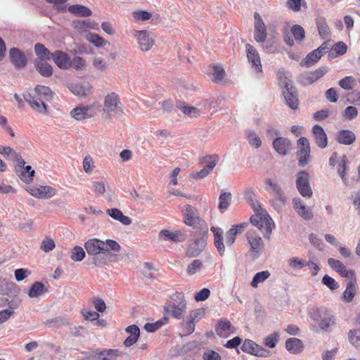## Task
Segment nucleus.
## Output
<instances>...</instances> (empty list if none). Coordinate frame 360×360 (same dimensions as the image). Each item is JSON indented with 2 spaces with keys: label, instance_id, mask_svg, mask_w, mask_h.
<instances>
[{
  "label": "nucleus",
  "instance_id": "f257e3e1",
  "mask_svg": "<svg viewBox=\"0 0 360 360\" xmlns=\"http://www.w3.org/2000/svg\"><path fill=\"white\" fill-rule=\"evenodd\" d=\"M87 254L92 257V262L95 266L103 264L110 256V251L118 252L120 245L114 240L107 239L101 240L98 238L89 239L84 243Z\"/></svg>",
  "mask_w": 360,
  "mask_h": 360
},
{
  "label": "nucleus",
  "instance_id": "f03ea898",
  "mask_svg": "<svg viewBox=\"0 0 360 360\" xmlns=\"http://www.w3.org/2000/svg\"><path fill=\"white\" fill-rule=\"evenodd\" d=\"M34 94L26 92L23 94L24 99L29 103L30 106L34 111L41 113H47L46 101L53 99V92L46 86L37 85L34 89Z\"/></svg>",
  "mask_w": 360,
  "mask_h": 360
},
{
  "label": "nucleus",
  "instance_id": "7ed1b4c3",
  "mask_svg": "<svg viewBox=\"0 0 360 360\" xmlns=\"http://www.w3.org/2000/svg\"><path fill=\"white\" fill-rule=\"evenodd\" d=\"M186 311V301L181 292H175L169 303L164 307V312L177 319H182Z\"/></svg>",
  "mask_w": 360,
  "mask_h": 360
},
{
  "label": "nucleus",
  "instance_id": "20e7f679",
  "mask_svg": "<svg viewBox=\"0 0 360 360\" xmlns=\"http://www.w3.org/2000/svg\"><path fill=\"white\" fill-rule=\"evenodd\" d=\"M250 222L264 233V238H269L274 223L268 213L263 209L250 217Z\"/></svg>",
  "mask_w": 360,
  "mask_h": 360
},
{
  "label": "nucleus",
  "instance_id": "39448f33",
  "mask_svg": "<svg viewBox=\"0 0 360 360\" xmlns=\"http://www.w3.org/2000/svg\"><path fill=\"white\" fill-rule=\"evenodd\" d=\"M103 111L105 113H114L119 116L123 114L122 105L116 93H109L105 96Z\"/></svg>",
  "mask_w": 360,
  "mask_h": 360
},
{
  "label": "nucleus",
  "instance_id": "423d86ee",
  "mask_svg": "<svg viewBox=\"0 0 360 360\" xmlns=\"http://www.w3.org/2000/svg\"><path fill=\"white\" fill-rule=\"evenodd\" d=\"M281 83L284 87L283 95L286 104L292 110L297 109L299 103L297 91L292 86L291 80L285 77L283 80L281 81Z\"/></svg>",
  "mask_w": 360,
  "mask_h": 360
},
{
  "label": "nucleus",
  "instance_id": "0eeeda50",
  "mask_svg": "<svg viewBox=\"0 0 360 360\" xmlns=\"http://www.w3.org/2000/svg\"><path fill=\"white\" fill-rule=\"evenodd\" d=\"M309 179V176L306 171L303 170L297 173L296 188L300 194L304 198H310L313 194Z\"/></svg>",
  "mask_w": 360,
  "mask_h": 360
},
{
  "label": "nucleus",
  "instance_id": "6e6552de",
  "mask_svg": "<svg viewBox=\"0 0 360 360\" xmlns=\"http://www.w3.org/2000/svg\"><path fill=\"white\" fill-rule=\"evenodd\" d=\"M247 240L250 245V255L252 259H257L261 255L264 248V242L262 238L257 235L247 233Z\"/></svg>",
  "mask_w": 360,
  "mask_h": 360
},
{
  "label": "nucleus",
  "instance_id": "1a4fd4ad",
  "mask_svg": "<svg viewBox=\"0 0 360 360\" xmlns=\"http://www.w3.org/2000/svg\"><path fill=\"white\" fill-rule=\"evenodd\" d=\"M134 36L137 39L139 49L143 51H149L154 44L153 34L147 30H134Z\"/></svg>",
  "mask_w": 360,
  "mask_h": 360
},
{
  "label": "nucleus",
  "instance_id": "9d476101",
  "mask_svg": "<svg viewBox=\"0 0 360 360\" xmlns=\"http://www.w3.org/2000/svg\"><path fill=\"white\" fill-rule=\"evenodd\" d=\"M328 72L326 66L319 68L313 72H307L300 75L298 82L304 86L309 85L321 78Z\"/></svg>",
  "mask_w": 360,
  "mask_h": 360
},
{
  "label": "nucleus",
  "instance_id": "9b49d317",
  "mask_svg": "<svg viewBox=\"0 0 360 360\" xmlns=\"http://www.w3.org/2000/svg\"><path fill=\"white\" fill-rule=\"evenodd\" d=\"M299 165L305 167L309 163L310 156L309 141L305 137H301L297 141Z\"/></svg>",
  "mask_w": 360,
  "mask_h": 360
},
{
  "label": "nucleus",
  "instance_id": "f8f14e48",
  "mask_svg": "<svg viewBox=\"0 0 360 360\" xmlns=\"http://www.w3.org/2000/svg\"><path fill=\"white\" fill-rule=\"evenodd\" d=\"M241 349L244 352H247L257 356L266 357L270 354V352L268 349L263 348L252 340L248 339L244 341L241 347Z\"/></svg>",
  "mask_w": 360,
  "mask_h": 360
},
{
  "label": "nucleus",
  "instance_id": "ddd939ff",
  "mask_svg": "<svg viewBox=\"0 0 360 360\" xmlns=\"http://www.w3.org/2000/svg\"><path fill=\"white\" fill-rule=\"evenodd\" d=\"M187 238L185 232L181 231H170L168 229H162L158 233V239L162 241H170L177 243L184 241Z\"/></svg>",
  "mask_w": 360,
  "mask_h": 360
},
{
  "label": "nucleus",
  "instance_id": "4468645a",
  "mask_svg": "<svg viewBox=\"0 0 360 360\" xmlns=\"http://www.w3.org/2000/svg\"><path fill=\"white\" fill-rule=\"evenodd\" d=\"M27 191L32 196L40 199H49L56 194V189L49 186L29 187Z\"/></svg>",
  "mask_w": 360,
  "mask_h": 360
},
{
  "label": "nucleus",
  "instance_id": "2eb2a0df",
  "mask_svg": "<svg viewBox=\"0 0 360 360\" xmlns=\"http://www.w3.org/2000/svg\"><path fill=\"white\" fill-rule=\"evenodd\" d=\"M9 59L11 63L17 69L24 68L27 65V60L25 53L17 48L9 50Z\"/></svg>",
  "mask_w": 360,
  "mask_h": 360
},
{
  "label": "nucleus",
  "instance_id": "dca6fc26",
  "mask_svg": "<svg viewBox=\"0 0 360 360\" xmlns=\"http://www.w3.org/2000/svg\"><path fill=\"white\" fill-rule=\"evenodd\" d=\"M292 205L298 215L303 219L309 221L313 219L314 214L312 210L307 207L300 198H294L292 199Z\"/></svg>",
  "mask_w": 360,
  "mask_h": 360
},
{
  "label": "nucleus",
  "instance_id": "f3484780",
  "mask_svg": "<svg viewBox=\"0 0 360 360\" xmlns=\"http://www.w3.org/2000/svg\"><path fill=\"white\" fill-rule=\"evenodd\" d=\"M96 111L93 106H77L70 112V115L78 121L91 118L94 117Z\"/></svg>",
  "mask_w": 360,
  "mask_h": 360
},
{
  "label": "nucleus",
  "instance_id": "a211bd4d",
  "mask_svg": "<svg viewBox=\"0 0 360 360\" xmlns=\"http://www.w3.org/2000/svg\"><path fill=\"white\" fill-rule=\"evenodd\" d=\"M206 244L207 241L205 236L195 239L193 243L189 245L186 250V255L189 257H198L202 252Z\"/></svg>",
  "mask_w": 360,
  "mask_h": 360
},
{
  "label": "nucleus",
  "instance_id": "6ab92c4d",
  "mask_svg": "<svg viewBox=\"0 0 360 360\" xmlns=\"http://www.w3.org/2000/svg\"><path fill=\"white\" fill-rule=\"evenodd\" d=\"M184 223L191 227L195 228L200 225V219L197 215L196 210L190 205H186L184 210Z\"/></svg>",
  "mask_w": 360,
  "mask_h": 360
},
{
  "label": "nucleus",
  "instance_id": "aec40b11",
  "mask_svg": "<svg viewBox=\"0 0 360 360\" xmlns=\"http://www.w3.org/2000/svg\"><path fill=\"white\" fill-rule=\"evenodd\" d=\"M210 231L214 234V244L220 255V256L225 255V245L224 243V231L222 229L215 226H212Z\"/></svg>",
  "mask_w": 360,
  "mask_h": 360
},
{
  "label": "nucleus",
  "instance_id": "412c9836",
  "mask_svg": "<svg viewBox=\"0 0 360 360\" xmlns=\"http://www.w3.org/2000/svg\"><path fill=\"white\" fill-rule=\"evenodd\" d=\"M51 58L60 69L67 70L70 68V58L66 53L62 51H56L52 53Z\"/></svg>",
  "mask_w": 360,
  "mask_h": 360
},
{
  "label": "nucleus",
  "instance_id": "4be33fe9",
  "mask_svg": "<svg viewBox=\"0 0 360 360\" xmlns=\"http://www.w3.org/2000/svg\"><path fill=\"white\" fill-rule=\"evenodd\" d=\"M312 133L317 146L320 148H325L328 145V138L323 128L316 124L312 127Z\"/></svg>",
  "mask_w": 360,
  "mask_h": 360
},
{
  "label": "nucleus",
  "instance_id": "5701e85b",
  "mask_svg": "<svg viewBox=\"0 0 360 360\" xmlns=\"http://www.w3.org/2000/svg\"><path fill=\"white\" fill-rule=\"evenodd\" d=\"M245 48L249 62L255 68L256 71L262 72V64L257 51L249 44L245 45Z\"/></svg>",
  "mask_w": 360,
  "mask_h": 360
},
{
  "label": "nucleus",
  "instance_id": "b1692460",
  "mask_svg": "<svg viewBox=\"0 0 360 360\" xmlns=\"http://www.w3.org/2000/svg\"><path fill=\"white\" fill-rule=\"evenodd\" d=\"M265 189L274 197L285 196L281 185L275 180L267 178L264 181Z\"/></svg>",
  "mask_w": 360,
  "mask_h": 360
},
{
  "label": "nucleus",
  "instance_id": "393cba45",
  "mask_svg": "<svg viewBox=\"0 0 360 360\" xmlns=\"http://www.w3.org/2000/svg\"><path fill=\"white\" fill-rule=\"evenodd\" d=\"M336 141L342 145H351L356 141L354 132L348 129H342L337 134Z\"/></svg>",
  "mask_w": 360,
  "mask_h": 360
},
{
  "label": "nucleus",
  "instance_id": "a878e982",
  "mask_svg": "<svg viewBox=\"0 0 360 360\" xmlns=\"http://www.w3.org/2000/svg\"><path fill=\"white\" fill-rule=\"evenodd\" d=\"M290 141L283 137H278L273 141V148L281 155H285L290 149Z\"/></svg>",
  "mask_w": 360,
  "mask_h": 360
},
{
  "label": "nucleus",
  "instance_id": "bb28decb",
  "mask_svg": "<svg viewBox=\"0 0 360 360\" xmlns=\"http://www.w3.org/2000/svg\"><path fill=\"white\" fill-rule=\"evenodd\" d=\"M34 66L37 71L43 77H50L53 74V68L51 65L44 59H37L34 62Z\"/></svg>",
  "mask_w": 360,
  "mask_h": 360
},
{
  "label": "nucleus",
  "instance_id": "cd10ccee",
  "mask_svg": "<svg viewBox=\"0 0 360 360\" xmlns=\"http://www.w3.org/2000/svg\"><path fill=\"white\" fill-rule=\"evenodd\" d=\"M69 90L75 96L79 97L86 96L90 91L91 86L89 84H70L68 85Z\"/></svg>",
  "mask_w": 360,
  "mask_h": 360
},
{
  "label": "nucleus",
  "instance_id": "c85d7f7f",
  "mask_svg": "<svg viewBox=\"0 0 360 360\" xmlns=\"http://www.w3.org/2000/svg\"><path fill=\"white\" fill-rule=\"evenodd\" d=\"M106 213L113 219L120 221L123 225H129L131 223V219L123 214V213L117 208H111L106 210Z\"/></svg>",
  "mask_w": 360,
  "mask_h": 360
},
{
  "label": "nucleus",
  "instance_id": "c756f323",
  "mask_svg": "<svg viewBox=\"0 0 360 360\" xmlns=\"http://www.w3.org/2000/svg\"><path fill=\"white\" fill-rule=\"evenodd\" d=\"M15 170L18 173L19 178L22 181L27 184L32 181L35 171L32 169L31 166L27 165L20 169H18L17 167H15Z\"/></svg>",
  "mask_w": 360,
  "mask_h": 360
},
{
  "label": "nucleus",
  "instance_id": "7c9ffc66",
  "mask_svg": "<svg viewBox=\"0 0 360 360\" xmlns=\"http://www.w3.org/2000/svg\"><path fill=\"white\" fill-rule=\"evenodd\" d=\"M254 37L256 41L263 43L266 38V28L263 21L255 22Z\"/></svg>",
  "mask_w": 360,
  "mask_h": 360
},
{
  "label": "nucleus",
  "instance_id": "2f4dec72",
  "mask_svg": "<svg viewBox=\"0 0 360 360\" xmlns=\"http://www.w3.org/2000/svg\"><path fill=\"white\" fill-rule=\"evenodd\" d=\"M285 348L292 354H299L302 351V342L297 338H291L285 341Z\"/></svg>",
  "mask_w": 360,
  "mask_h": 360
},
{
  "label": "nucleus",
  "instance_id": "473e14b6",
  "mask_svg": "<svg viewBox=\"0 0 360 360\" xmlns=\"http://www.w3.org/2000/svg\"><path fill=\"white\" fill-rule=\"evenodd\" d=\"M176 108H179L184 115L190 117H196L200 115V110L193 106L186 105L184 102H178Z\"/></svg>",
  "mask_w": 360,
  "mask_h": 360
},
{
  "label": "nucleus",
  "instance_id": "72a5a7b5",
  "mask_svg": "<svg viewBox=\"0 0 360 360\" xmlns=\"http://www.w3.org/2000/svg\"><path fill=\"white\" fill-rule=\"evenodd\" d=\"M316 25L319 33L323 39L327 38L330 36V32L325 18L319 16L316 18Z\"/></svg>",
  "mask_w": 360,
  "mask_h": 360
},
{
  "label": "nucleus",
  "instance_id": "f704fd0d",
  "mask_svg": "<svg viewBox=\"0 0 360 360\" xmlns=\"http://www.w3.org/2000/svg\"><path fill=\"white\" fill-rule=\"evenodd\" d=\"M68 11L72 14L82 17H88L92 13L89 8L79 4L70 6L68 8Z\"/></svg>",
  "mask_w": 360,
  "mask_h": 360
},
{
  "label": "nucleus",
  "instance_id": "c9c22d12",
  "mask_svg": "<svg viewBox=\"0 0 360 360\" xmlns=\"http://www.w3.org/2000/svg\"><path fill=\"white\" fill-rule=\"evenodd\" d=\"M321 56L322 55L317 49L314 50L313 51L308 53L306 58L302 60L301 65L309 67L316 63L321 58Z\"/></svg>",
  "mask_w": 360,
  "mask_h": 360
},
{
  "label": "nucleus",
  "instance_id": "e433bc0d",
  "mask_svg": "<svg viewBox=\"0 0 360 360\" xmlns=\"http://www.w3.org/2000/svg\"><path fill=\"white\" fill-rule=\"evenodd\" d=\"M219 158L217 155H207L202 158L200 163L204 165L210 172L215 167L218 163Z\"/></svg>",
  "mask_w": 360,
  "mask_h": 360
},
{
  "label": "nucleus",
  "instance_id": "4c0bfd02",
  "mask_svg": "<svg viewBox=\"0 0 360 360\" xmlns=\"http://www.w3.org/2000/svg\"><path fill=\"white\" fill-rule=\"evenodd\" d=\"M356 291L355 282L349 281L347 284L346 289L343 292L342 297L344 301L347 303L351 302L356 294Z\"/></svg>",
  "mask_w": 360,
  "mask_h": 360
},
{
  "label": "nucleus",
  "instance_id": "58836bf2",
  "mask_svg": "<svg viewBox=\"0 0 360 360\" xmlns=\"http://www.w3.org/2000/svg\"><path fill=\"white\" fill-rule=\"evenodd\" d=\"M348 160L346 155H343L338 164V173L340 176L342 181L347 184V178L346 176L347 171L348 169L347 166Z\"/></svg>",
  "mask_w": 360,
  "mask_h": 360
},
{
  "label": "nucleus",
  "instance_id": "ea45409f",
  "mask_svg": "<svg viewBox=\"0 0 360 360\" xmlns=\"http://www.w3.org/2000/svg\"><path fill=\"white\" fill-rule=\"evenodd\" d=\"M47 289L44 285L40 282H35L31 286L28 295L30 297H38L44 292H46Z\"/></svg>",
  "mask_w": 360,
  "mask_h": 360
},
{
  "label": "nucleus",
  "instance_id": "a19ab883",
  "mask_svg": "<svg viewBox=\"0 0 360 360\" xmlns=\"http://www.w3.org/2000/svg\"><path fill=\"white\" fill-rule=\"evenodd\" d=\"M34 51L38 56V59L43 58L49 60L51 58L52 54V53H51L49 50L41 43H37L35 44Z\"/></svg>",
  "mask_w": 360,
  "mask_h": 360
},
{
  "label": "nucleus",
  "instance_id": "79ce46f5",
  "mask_svg": "<svg viewBox=\"0 0 360 360\" xmlns=\"http://www.w3.org/2000/svg\"><path fill=\"white\" fill-rule=\"evenodd\" d=\"M219 209L221 211H224L228 209L231 201V194L229 192H224L221 193L219 197Z\"/></svg>",
  "mask_w": 360,
  "mask_h": 360
},
{
  "label": "nucleus",
  "instance_id": "37998d69",
  "mask_svg": "<svg viewBox=\"0 0 360 360\" xmlns=\"http://www.w3.org/2000/svg\"><path fill=\"white\" fill-rule=\"evenodd\" d=\"M335 322V318L330 314H326L321 318L319 327L321 330L327 331L328 328L334 325Z\"/></svg>",
  "mask_w": 360,
  "mask_h": 360
},
{
  "label": "nucleus",
  "instance_id": "c03bdc74",
  "mask_svg": "<svg viewBox=\"0 0 360 360\" xmlns=\"http://www.w3.org/2000/svg\"><path fill=\"white\" fill-rule=\"evenodd\" d=\"M246 137L248 140L249 144L255 148H258L262 145V141L259 136L253 131L248 130L246 131Z\"/></svg>",
  "mask_w": 360,
  "mask_h": 360
},
{
  "label": "nucleus",
  "instance_id": "a18cd8bd",
  "mask_svg": "<svg viewBox=\"0 0 360 360\" xmlns=\"http://www.w3.org/2000/svg\"><path fill=\"white\" fill-rule=\"evenodd\" d=\"M167 321H168V318L167 316H164L163 318H162L161 319H160L159 321H158L155 323H147L144 326V328L147 332L153 333L155 330H157L158 329H159L160 328H161L162 326H164L165 323H167Z\"/></svg>",
  "mask_w": 360,
  "mask_h": 360
},
{
  "label": "nucleus",
  "instance_id": "49530a36",
  "mask_svg": "<svg viewBox=\"0 0 360 360\" xmlns=\"http://www.w3.org/2000/svg\"><path fill=\"white\" fill-rule=\"evenodd\" d=\"M245 198L250 203L255 212H257L259 210H262L260 206V204L255 198V194L252 193V191L248 190L245 192Z\"/></svg>",
  "mask_w": 360,
  "mask_h": 360
},
{
  "label": "nucleus",
  "instance_id": "de8ad7c7",
  "mask_svg": "<svg viewBox=\"0 0 360 360\" xmlns=\"http://www.w3.org/2000/svg\"><path fill=\"white\" fill-rule=\"evenodd\" d=\"M231 326V323L229 321L226 319L220 320L216 329L217 333L220 336H224L230 330Z\"/></svg>",
  "mask_w": 360,
  "mask_h": 360
},
{
  "label": "nucleus",
  "instance_id": "09e8293b",
  "mask_svg": "<svg viewBox=\"0 0 360 360\" xmlns=\"http://www.w3.org/2000/svg\"><path fill=\"white\" fill-rule=\"evenodd\" d=\"M270 276V273L269 271H262L257 273L251 282V285L253 288H257L259 283L264 282L266 279H267Z\"/></svg>",
  "mask_w": 360,
  "mask_h": 360
},
{
  "label": "nucleus",
  "instance_id": "8fccbe9b",
  "mask_svg": "<svg viewBox=\"0 0 360 360\" xmlns=\"http://www.w3.org/2000/svg\"><path fill=\"white\" fill-rule=\"evenodd\" d=\"M349 342L356 348L360 347V329L350 330L348 333Z\"/></svg>",
  "mask_w": 360,
  "mask_h": 360
},
{
  "label": "nucleus",
  "instance_id": "3c124183",
  "mask_svg": "<svg viewBox=\"0 0 360 360\" xmlns=\"http://www.w3.org/2000/svg\"><path fill=\"white\" fill-rule=\"evenodd\" d=\"M339 85L345 90H352L356 85V80L352 76H347L339 81Z\"/></svg>",
  "mask_w": 360,
  "mask_h": 360
},
{
  "label": "nucleus",
  "instance_id": "603ef678",
  "mask_svg": "<svg viewBox=\"0 0 360 360\" xmlns=\"http://www.w3.org/2000/svg\"><path fill=\"white\" fill-rule=\"evenodd\" d=\"M86 255L85 251L80 246H75L71 251V259L75 262L82 261Z\"/></svg>",
  "mask_w": 360,
  "mask_h": 360
},
{
  "label": "nucleus",
  "instance_id": "864d4df0",
  "mask_svg": "<svg viewBox=\"0 0 360 360\" xmlns=\"http://www.w3.org/2000/svg\"><path fill=\"white\" fill-rule=\"evenodd\" d=\"M279 340V333L278 332H274L264 338V344L270 348L276 347Z\"/></svg>",
  "mask_w": 360,
  "mask_h": 360
},
{
  "label": "nucleus",
  "instance_id": "5fc2aeb1",
  "mask_svg": "<svg viewBox=\"0 0 360 360\" xmlns=\"http://www.w3.org/2000/svg\"><path fill=\"white\" fill-rule=\"evenodd\" d=\"M287 262L288 266L293 270H300L306 266V262L298 257L290 258L288 259Z\"/></svg>",
  "mask_w": 360,
  "mask_h": 360
},
{
  "label": "nucleus",
  "instance_id": "6e6d98bb",
  "mask_svg": "<svg viewBox=\"0 0 360 360\" xmlns=\"http://www.w3.org/2000/svg\"><path fill=\"white\" fill-rule=\"evenodd\" d=\"M117 350H105L98 354V360H116Z\"/></svg>",
  "mask_w": 360,
  "mask_h": 360
},
{
  "label": "nucleus",
  "instance_id": "4d7b16f0",
  "mask_svg": "<svg viewBox=\"0 0 360 360\" xmlns=\"http://www.w3.org/2000/svg\"><path fill=\"white\" fill-rule=\"evenodd\" d=\"M202 267V262L200 259H195L187 266V273L193 275Z\"/></svg>",
  "mask_w": 360,
  "mask_h": 360
},
{
  "label": "nucleus",
  "instance_id": "13d9d810",
  "mask_svg": "<svg viewBox=\"0 0 360 360\" xmlns=\"http://www.w3.org/2000/svg\"><path fill=\"white\" fill-rule=\"evenodd\" d=\"M225 75V71L220 65H214L213 68V81L216 83L221 82Z\"/></svg>",
  "mask_w": 360,
  "mask_h": 360
},
{
  "label": "nucleus",
  "instance_id": "bf43d9fd",
  "mask_svg": "<svg viewBox=\"0 0 360 360\" xmlns=\"http://www.w3.org/2000/svg\"><path fill=\"white\" fill-rule=\"evenodd\" d=\"M286 202V197H274L273 199L270 200L271 205L274 207V208L280 211L281 208L285 205Z\"/></svg>",
  "mask_w": 360,
  "mask_h": 360
},
{
  "label": "nucleus",
  "instance_id": "052dcab7",
  "mask_svg": "<svg viewBox=\"0 0 360 360\" xmlns=\"http://www.w3.org/2000/svg\"><path fill=\"white\" fill-rule=\"evenodd\" d=\"M89 41L97 47H101L106 44L107 41L98 35L97 34H90L88 37Z\"/></svg>",
  "mask_w": 360,
  "mask_h": 360
},
{
  "label": "nucleus",
  "instance_id": "680f3d73",
  "mask_svg": "<svg viewBox=\"0 0 360 360\" xmlns=\"http://www.w3.org/2000/svg\"><path fill=\"white\" fill-rule=\"evenodd\" d=\"M322 283L332 290H336L339 287L338 282H336L334 278L329 276L328 275H325L323 277Z\"/></svg>",
  "mask_w": 360,
  "mask_h": 360
},
{
  "label": "nucleus",
  "instance_id": "e2e57ef3",
  "mask_svg": "<svg viewBox=\"0 0 360 360\" xmlns=\"http://www.w3.org/2000/svg\"><path fill=\"white\" fill-rule=\"evenodd\" d=\"M56 245L53 239L46 238L42 240L40 248L45 252L52 250Z\"/></svg>",
  "mask_w": 360,
  "mask_h": 360
},
{
  "label": "nucleus",
  "instance_id": "0e129e2a",
  "mask_svg": "<svg viewBox=\"0 0 360 360\" xmlns=\"http://www.w3.org/2000/svg\"><path fill=\"white\" fill-rule=\"evenodd\" d=\"M84 66L85 60L79 56H75L70 60V67L75 70L82 69Z\"/></svg>",
  "mask_w": 360,
  "mask_h": 360
},
{
  "label": "nucleus",
  "instance_id": "69168bd1",
  "mask_svg": "<svg viewBox=\"0 0 360 360\" xmlns=\"http://www.w3.org/2000/svg\"><path fill=\"white\" fill-rule=\"evenodd\" d=\"M291 31L295 39L302 40L304 38V30L300 25H293L291 28Z\"/></svg>",
  "mask_w": 360,
  "mask_h": 360
},
{
  "label": "nucleus",
  "instance_id": "338daca9",
  "mask_svg": "<svg viewBox=\"0 0 360 360\" xmlns=\"http://www.w3.org/2000/svg\"><path fill=\"white\" fill-rule=\"evenodd\" d=\"M210 295V290L208 288H204L195 295V300L197 302L206 300Z\"/></svg>",
  "mask_w": 360,
  "mask_h": 360
},
{
  "label": "nucleus",
  "instance_id": "774afa93",
  "mask_svg": "<svg viewBox=\"0 0 360 360\" xmlns=\"http://www.w3.org/2000/svg\"><path fill=\"white\" fill-rule=\"evenodd\" d=\"M328 265L335 270L337 272L341 271L345 266L340 261L333 258H329L328 259Z\"/></svg>",
  "mask_w": 360,
  "mask_h": 360
}]
</instances>
